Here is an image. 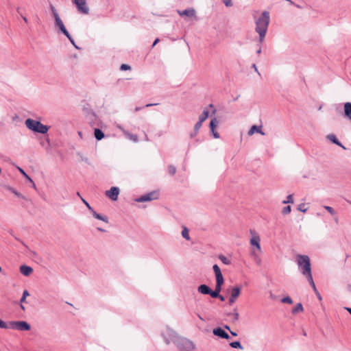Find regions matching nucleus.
Wrapping results in <instances>:
<instances>
[{"label":"nucleus","mask_w":351,"mask_h":351,"mask_svg":"<svg viewBox=\"0 0 351 351\" xmlns=\"http://www.w3.org/2000/svg\"><path fill=\"white\" fill-rule=\"evenodd\" d=\"M167 344L173 342L176 344L178 351H194L195 345L194 343L186 338H178L173 331H169V337H165Z\"/></svg>","instance_id":"f257e3e1"},{"label":"nucleus","mask_w":351,"mask_h":351,"mask_svg":"<svg viewBox=\"0 0 351 351\" xmlns=\"http://www.w3.org/2000/svg\"><path fill=\"white\" fill-rule=\"evenodd\" d=\"M269 12L267 11H264L255 21V30L259 35V40L261 43L263 41L265 34L267 33V28L269 24Z\"/></svg>","instance_id":"f03ea898"},{"label":"nucleus","mask_w":351,"mask_h":351,"mask_svg":"<svg viewBox=\"0 0 351 351\" xmlns=\"http://www.w3.org/2000/svg\"><path fill=\"white\" fill-rule=\"evenodd\" d=\"M296 261L300 271L305 278L312 274L311 261L307 255H298L296 256Z\"/></svg>","instance_id":"7ed1b4c3"},{"label":"nucleus","mask_w":351,"mask_h":351,"mask_svg":"<svg viewBox=\"0 0 351 351\" xmlns=\"http://www.w3.org/2000/svg\"><path fill=\"white\" fill-rule=\"evenodd\" d=\"M25 126L30 130L45 134L49 130V127L41 123L40 121L32 119H27L25 122Z\"/></svg>","instance_id":"20e7f679"},{"label":"nucleus","mask_w":351,"mask_h":351,"mask_svg":"<svg viewBox=\"0 0 351 351\" xmlns=\"http://www.w3.org/2000/svg\"><path fill=\"white\" fill-rule=\"evenodd\" d=\"M11 329L19 331H27L31 329V326L25 321H11Z\"/></svg>","instance_id":"39448f33"},{"label":"nucleus","mask_w":351,"mask_h":351,"mask_svg":"<svg viewBox=\"0 0 351 351\" xmlns=\"http://www.w3.org/2000/svg\"><path fill=\"white\" fill-rule=\"evenodd\" d=\"M158 198V193L157 191H152L148 193L144 194L136 199V202H149L154 199H157Z\"/></svg>","instance_id":"423d86ee"},{"label":"nucleus","mask_w":351,"mask_h":351,"mask_svg":"<svg viewBox=\"0 0 351 351\" xmlns=\"http://www.w3.org/2000/svg\"><path fill=\"white\" fill-rule=\"evenodd\" d=\"M49 8L51 12L52 16L54 19V21H55V23H54L55 27L58 29H59L61 27H63V25H64V23L62 21V19H60V17L58 13V11L55 8V7L52 4H50Z\"/></svg>","instance_id":"0eeeda50"},{"label":"nucleus","mask_w":351,"mask_h":351,"mask_svg":"<svg viewBox=\"0 0 351 351\" xmlns=\"http://www.w3.org/2000/svg\"><path fill=\"white\" fill-rule=\"evenodd\" d=\"M241 293V288L239 287H234L232 288L230 292V297L229 298V304H232L235 302L237 298L239 296Z\"/></svg>","instance_id":"6e6552de"},{"label":"nucleus","mask_w":351,"mask_h":351,"mask_svg":"<svg viewBox=\"0 0 351 351\" xmlns=\"http://www.w3.org/2000/svg\"><path fill=\"white\" fill-rule=\"evenodd\" d=\"M119 194V189L117 186L111 187L110 189L106 193V196L113 201L117 200Z\"/></svg>","instance_id":"1a4fd4ad"},{"label":"nucleus","mask_w":351,"mask_h":351,"mask_svg":"<svg viewBox=\"0 0 351 351\" xmlns=\"http://www.w3.org/2000/svg\"><path fill=\"white\" fill-rule=\"evenodd\" d=\"M117 128L122 132V133L126 136L128 139L132 141L133 142H138V136L136 134H132L130 133L128 130H125V128L121 125H117Z\"/></svg>","instance_id":"9d476101"},{"label":"nucleus","mask_w":351,"mask_h":351,"mask_svg":"<svg viewBox=\"0 0 351 351\" xmlns=\"http://www.w3.org/2000/svg\"><path fill=\"white\" fill-rule=\"evenodd\" d=\"M177 12L180 16H186L190 18H195L196 16L195 10L193 8H190L184 10H178Z\"/></svg>","instance_id":"9b49d317"},{"label":"nucleus","mask_w":351,"mask_h":351,"mask_svg":"<svg viewBox=\"0 0 351 351\" xmlns=\"http://www.w3.org/2000/svg\"><path fill=\"white\" fill-rule=\"evenodd\" d=\"M213 333L220 338L228 339L230 338L229 335L222 328H216L213 330Z\"/></svg>","instance_id":"f8f14e48"},{"label":"nucleus","mask_w":351,"mask_h":351,"mask_svg":"<svg viewBox=\"0 0 351 351\" xmlns=\"http://www.w3.org/2000/svg\"><path fill=\"white\" fill-rule=\"evenodd\" d=\"M217 124H218V121L217 120L216 118H213L210 121V124H209L210 130L211 132L213 133L214 138H219V133L215 131L216 127L217 126Z\"/></svg>","instance_id":"ddd939ff"},{"label":"nucleus","mask_w":351,"mask_h":351,"mask_svg":"<svg viewBox=\"0 0 351 351\" xmlns=\"http://www.w3.org/2000/svg\"><path fill=\"white\" fill-rule=\"evenodd\" d=\"M76 7H77L78 12L82 14H88L89 12V8H88V6L86 5V0L84 1L82 3H77Z\"/></svg>","instance_id":"4468645a"},{"label":"nucleus","mask_w":351,"mask_h":351,"mask_svg":"<svg viewBox=\"0 0 351 351\" xmlns=\"http://www.w3.org/2000/svg\"><path fill=\"white\" fill-rule=\"evenodd\" d=\"M20 272L25 276H29L33 272V269L29 266L23 265L20 267Z\"/></svg>","instance_id":"2eb2a0df"},{"label":"nucleus","mask_w":351,"mask_h":351,"mask_svg":"<svg viewBox=\"0 0 351 351\" xmlns=\"http://www.w3.org/2000/svg\"><path fill=\"white\" fill-rule=\"evenodd\" d=\"M344 115L351 122V103L346 102L344 104Z\"/></svg>","instance_id":"dca6fc26"},{"label":"nucleus","mask_w":351,"mask_h":351,"mask_svg":"<svg viewBox=\"0 0 351 351\" xmlns=\"http://www.w3.org/2000/svg\"><path fill=\"white\" fill-rule=\"evenodd\" d=\"M60 30V32H61L64 36H66L67 37V38L69 40V41L76 47L77 48V47L75 45V41L73 39V38L71 37V36L70 35V34L69 33V32L67 31V29H66L65 26L63 25V27H60L58 29Z\"/></svg>","instance_id":"f3484780"},{"label":"nucleus","mask_w":351,"mask_h":351,"mask_svg":"<svg viewBox=\"0 0 351 351\" xmlns=\"http://www.w3.org/2000/svg\"><path fill=\"white\" fill-rule=\"evenodd\" d=\"M60 30V32H61L64 36H66L67 37V38L69 40V41L76 47L77 48V47L75 45V41L73 39V38L71 37V36L70 35V34L69 33V32L67 31V29H66L65 26L63 25V27H60L58 29Z\"/></svg>","instance_id":"a211bd4d"},{"label":"nucleus","mask_w":351,"mask_h":351,"mask_svg":"<svg viewBox=\"0 0 351 351\" xmlns=\"http://www.w3.org/2000/svg\"><path fill=\"white\" fill-rule=\"evenodd\" d=\"M197 291L202 294L209 295L210 288L206 285H201L198 287Z\"/></svg>","instance_id":"6ab92c4d"},{"label":"nucleus","mask_w":351,"mask_h":351,"mask_svg":"<svg viewBox=\"0 0 351 351\" xmlns=\"http://www.w3.org/2000/svg\"><path fill=\"white\" fill-rule=\"evenodd\" d=\"M327 138L330 140L333 143L341 147L343 149H346V147L339 141L337 136L335 134H328L327 136Z\"/></svg>","instance_id":"aec40b11"},{"label":"nucleus","mask_w":351,"mask_h":351,"mask_svg":"<svg viewBox=\"0 0 351 351\" xmlns=\"http://www.w3.org/2000/svg\"><path fill=\"white\" fill-rule=\"evenodd\" d=\"M91 213H92L93 216L95 218H96V219H97L99 220L103 221H104L106 223L108 222V217L106 216L102 215L101 214H99L96 211H95L94 210H93L91 211Z\"/></svg>","instance_id":"412c9836"},{"label":"nucleus","mask_w":351,"mask_h":351,"mask_svg":"<svg viewBox=\"0 0 351 351\" xmlns=\"http://www.w3.org/2000/svg\"><path fill=\"white\" fill-rule=\"evenodd\" d=\"M250 244L256 246L258 250H261L260 237L258 235L253 237L250 239Z\"/></svg>","instance_id":"4be33fe9"},{"label":"nucleus","mask_w":351,"mask_h":351,"mask_svg":"<svg viewBox=\"0 0 351 351\" xmlns=\"http://www.w3.org/2000/svg\"><path fill=\"white\" fill-rule=\"evenodd\" d=\"M260 133L262 135H264L265 133L261 130V127H258L257 125H253L251 127L250 130L248 131V135H252L254 132Z\"/></svg>","instance_id":"5701e85b"},{"label":"nucleus","mask_w":351,"mask_h":351,"mask_svg":"<svg viewBox=\"0 0 351 351\" xmlns=\"http://www.w3.org/2000/svg\"><path fill=\"white\" fill-rule=\"evenodd\" d=\"M5 189L8 191H10V192H12V193H14L16 196L20 197V198H22L23 199H27L26 197L23 195L21 193H20L19 192H18L17 191H16L14 188H12V186H5Z\"/></svg>","instance_id":"b1692460"},{"label":"nucleus","mask_w":351,"mask_h":351,"mask_svg":"<svg viewBox=\"0 0 351 351\" xmlns=\"http://www.w3.org/2000/svg\"><path fill=\"white\" fill-rule=\"evenodd\" d=\"M94 135L97 140L100 141L104 137V133L98 128L95 129Z\"/></svg>","instance_id":"393cba45"},{"label":"nucleus","mask_w":351,"mask_h":351,"mask_svg":"<svg viewBox=\"0 0 351 351\" xmlns=\"http://www.w3.org/2000/svg\"><path fill=\"white\" fill-rule=\"evenodd\" d=\"M208 115H209V111L207 108H205L203 110L202 113L199 117V121H201L203 123L208 117Z\"/></svg>","instance_id":"a878e982"},{"label":"nucleus","mask_w":351,"mask_h":351,"mask_svg":"<svg viewBox=\"0 0 351 351\" xmlns=\"http://www.w3.org/2000/svg\"><path fill=\"white\" fill-rule=\"evenodd\" d=\"M304 310L302 304L301 303H298L296 306L292 309V313L295 314L299 312H302Z\"/></svg>","instance_id":"bb28decb"},{"label":"nucleus","mask_w":351,"mask_h":351,"mask_svg":"<svg viewBox=\"0 0 351 351\" xmlns=\"http://www.w3.org/2000/svg\"><path fill=\"white\" fill-rule=\"evenodd\" d=\"M11 322H5L2 319H0V328L3 329H11Z\"/></svg>","instance_id":"cd10ccee"},{"label":"nucleus","mask_w":351,"mask_h":351,"mask_svg":"<svg viewBox=\"0 0 351 351\" xmlns=\"http://www.w3.org/2000/svg\"><path fill=\"white\" fill-rule=\"evenodd\" d=\"M306 278L308 281V282L311 285V286L312 287L313 291L315 292H317V288L315 287V282L313 281V278L312 274L308 276H307Z\"/></svg>","instance_id":"c85d7f7f"},{"label":"nucleus","mask_w":351,"mask_h":351,"mask_svg":"<svg viewBox=\"0 0 351 351\" xmlns=\"http://www.w3.org/2000/svg\"><path fill=\"white\" fill-rule=\"evenodd\" d=\"M182 236L186 240H187V241L190 240L189 231L188 228H186V227H184L183 229H182Z\"/></svg>","instance_id":"c756f323"},{"label":"nucleus","mask_w":351,"mask_h":351,"mask_svg":"<svg viewBox=\"0 0 351 351\" xmlns=\"http://www.w3.org/2000/svg\"><path fill=\"white\" fill-rule=\"evenodd\" d=\"M230 346L233 348H238L240 350H243V347L241 346V343L238 341H233L230 343Z\"/></svg>","instance_id":"7c9ffc66"},{"label":"nucleus","mask_w":351,"mask_h":351,"mask_svg":"<svg viewBox=\"0 0 351 351\" xmlns=\"http://www.w3.org/2000/svg\"><path fill=\"white\" fill-rule=\"evenodd\" d=\"M219 258L224 265H228L230 264V261L223 255H219Z\"/></svg>","instance_id":"2f4dec72"},{"label":"nucleus","mask_w":351,"mask_h":351,"mask_svg":"<svg viewBox=\"0 0 351 351\" xmlns=\"http://www.w3.org/2000/svg\"><path fill=\"white\" fill-rule=\"evenodd\" d=\"M19 171L22 173V175L30 182H33L32 179L25 172V171L21 167L18 168Z\"/></svg>","instance_id":"473e14b6"},{"label":"nucleus","mask_w":351,"mask_h":351,"mask_svg":"<svg viewBox=\"0 0 351 351\" xmlns=\"http://www.w3.org/2000/svg\"><path fill=\"white\" fill-rule=\"evenodd\" d=\"M216 282L223 283L224 280L221 273L215 274Z\"/></svg>","instance_id":"72a5a7b5"},{"label":"nucleus","mask_w":351,"mask_h":351,"mask_svg":"<svg viewBox=\"0 0 351 351\" xmlns=\"http://www.w3.org/2000/svg\"><path fill=\"white\" fill-rule=\"evenodd\" d=\"M291 211V207L290 206H285L282 210V215H288Z\"/></svg>","instance_id":"f704fd0d"},{"label":"nucleus","mask_w":351,"mask_h":351,"mask_svg":"<svg viewBox=\"0 0 351 351\" xmlns=\"http://www.w3.org/2000/svg\"><path fill=\"white\" fill-rule=\"evenodd\" d=\"M168 172L170 175L173 176L176 172V168L173 165H169L168 167Z\"/></svg>","instance_id":"c9c22d12"},{"label":"nucleus","mask_w":351,"mask_h":351,"mask_svg":"<svg viewBox=\"0 0 351 351\" xmlns=\"http://www.w3.org/2000/svg\"><path fill=\"white\" fill-rule=\"evenodd\" d=\"M289 203H291V204L293 203V195H289L287 197V199L282 201V204H289Z\"/></svg>","instance_id":"e433bc0d"},{"label":"nucleus","mask_w":351,"mask_h":351,"mask_svg":"<svg viewBox=\"0 0 351 351\" xmlns=\"http://www.w3.org/2000/svg\"><path fill=\"white\" fill-rule=\"evenodd\" d=\"M209 295L213 298H217L218 296H219V292L214 290L213 291L211 289H210V293H209Z\"/></svg>","instance_id":"4c0bfd02"},{"label":"nucleus","mask_w":351,"mask_h":351,"mask_svg":"<svg viewBox=\"0 0 351 351\" xmlns=\"http://www.w3.org/2000/svg\"><path fill=\"white\" fill-rule=\"evenodd\" d=\"M324 209H326L330 215H334L336 214L335 210L330 207V206H324Z\"/></svg>","instance_id":"58836bf2"},{"label":"nucleus","mask_w":351,"mask_h":351,"mask_svg":"<svg viewBox=\"0 0 351 351\" xmlns=\"http://www.w3.org/2000/svg\"><path fill=\"white\" fill-rule=\"evenodd\" d=\"M281 302L282 303H287V304H292L293 303L292 299L290 297H289V296L283 298L281 300Z\"/></svg>","instance_id":"ea45409f"},{"label":"nucleus","mask_w":351,"mask_h":351,"mask_svg":"<svg viewBox=\"0 0 351 351\" xmlns=\"http://www.w3.org/2000/svg\"><path fill=\"white\" fill-rule=\"evenodd\" d=\"M202 122L201 121H197L195 126H194V130L195 131V132H198L199 130L200 129V128L202 127Z\"/></svg>","instance_id":"a19ab883"},{"label":"nucleus","mask_w":351,"mask_h":351,"mask_svg":"<svg viewBox=\"0 0 351 351\" xmlns=\"http://www.w3.org/2000/svg\"><path fill=\"white\" fill-rule=\"evenodd\" d=\"M213 271L215 272V274H220L221 273L220 268L217 265H214L213 267Z\"/></svg>","instance_id":"79ce46f5"},{"label":"nucleus","mask_w":351,"mask_h":351,"mask_svg":"<svg viewBox=\"0 0 351 351\" xmlns=\"http://www.w3.org/2000/svg\"><path fill=\"white\" fill-rule=\"evenodd\" d=\"M252 255L254 256V261L258 265L261 264V258L255 254L254 252L252 253Z\"/></svg>","instance_id":"37998d69"},{"label":"nucleus","mask_w":351,"mask_h":351,"mask_svg":"<svg viewBox=\"0 0 351 351\" xmlns=\"http://www.w3.org/2000/svg\"><path fill=\"white\" fill-rule=\"evenodd\" d=\"M120 69L122 70V71L130 70V66H129L128 64H122L121 65Z\"/></svg>","instance_id":"c03bdc74"},{"label":"nucleus","mask_w":351,"mask_h":351,"mask_svg":"<svg viewBox=\"0 0 351 351\" xmlns=\"http://www.w3.org/2000/svg\"><path fill=\"white\" fill-rule=\"evenodd\" d=\"M223 284V283L216 282L215 290L220 293V291L221 290V286Z\"/></svg>","instance_id":"a18cd8bd"},{"label":"nucleus","mask_w":351,"mask_h":351,"mask_svg":"<svg viewBox=\"0 0 351 351\" xmlns=\"http://www.w3.org/2000/svg\"><path fill=\"white\" fill-rule=\"evenodd\" d=\"M82 201L83 203L86 206V207L88 208V210L91 212L93 208L90 206V204L82 197H81Z\"/></svg>","instance_id":"49530a36"},{"label":"nucleus","mask_w":351,"mask_h":351,"mask_svg":"<svg viewBox=\"0 0 351 351\" xmlns=\"http://www.w3.org/2000/svg\"><path fill=\"white\" fill-rule=\"evenodd\" d=\"M40 144L43 147L49 146V140L48 138L45 139V141H41Z\"/></svg>","instance_id":"de8ad7c7"},{"label":"nucleus","mask_w":351,"mask_h":351,"mask_svg":"<svg viewBox=\"0 0 351 351\" xmlns=\"http://www.w3.org/2000/svg\"><path fill=\"white\" fill-rule=\"evenodd\" d=\"M223 3L227 7H230L232 5V0H223Z\"/></svg>","instance_id":"09e8293b"},{"label":"nucleus","mask_w":351,"mask_h":351,"mask_svg":"<svg viewBox=\"0 0 351 351\" xmlns=\"http://www.w3.org/2000/svg\"><path fill=\"white\" fill-rule=\"evenodd\" d=\"M232 315L234 317V320H238L239 319V315L238 312L237 311V310L234 311V312L232 313Z\"/></svg>","instance_id":"8fccbe9b"},{"label":"nucleus","mask_w":351,"mask_h":351,"mask_svg":"<svg viewBox=\"0 0 351 351\" xmlns=\"http://www.w3.org/2000/svg\"><path fill=\"white\" fill-rule=\"evenodd\" d=\"M29 295V293L28 291L27 290H24L23 292L22 297H24V298H26Z\"/></svg>","instance_id":"3c124183"},{"label":"nucleus","mask_w":351,"mask_h":351,"mask_svg":"<svg viewBox=\"0 0 351 351\" xmlns=\"http://www.w3.org/2000/svg\"><path fill=\"white\" fill-rule=\"evenodd\" d=\"M198 132H195V131L194 130L193 132H191L190 134V137L191 138H193L195 137L197 134Z\"/></svg>","instance_id":"603ef678"},{"label":"nucleus","mask_w":351,"mask_h":351,"mask_svg":"<svg viewBox=\"0 0 351 351\" xmlns=\"http://www.w3.org/2000/svg\"><path fill=\"white\" fill-rule=\"evenodd\" d=\"M156 105H158V104H146L145 107L147 108V107L156 106Z\"/></svg>","instance_id":"864d4df0"},{"label":"nucleus","mask_w":351,"mask_h":351,"mask_svg":"<svg viewBox=\"0 0 351 351\" xmlns=\"http://www.w3.org/2000/svg\"><path fill=\"white\" fill-rule=\"evenodd\" d=\"M158 42H159V38H156V39L154 40V42L153 45H152V47H154V46H155V45H156Z\"/></svg>","instance_id":"5fc2aeb1"},{"label":"nucleus","mask_w":351,"mask_h":351,"mask_svg":"<svg viewBox=\"0 0 351 351\" xmlns=\"http://www.w3.org/2000/svg\"><path fill=\"white\" fill-rule=\"evenodd\" d=\"M217 298H219L221 301H224L225 300V298L223 295H220V294H219V296H218Z\"/></svg>","instance_id":"6e6d98bb"},{"label":"nucleus","mask_w":351,"mask_h":351,"mask_svg":"<svg viewBox=\"0 0 351 351\" xmlns=\"http://www.w3.org/2000/svg\"><path fill=\"white\" fill-rule=\"evenodd\" d=\"M21 17L23 19V20L27 23L28 22V20L27 19L26 16H23V15H21Z\"/></svg>","instance_id":"4d7b16f0"},{"label":"nucleus","mask_w":351,"mask_h":351,"mask_svg":"<svg viewBox=\"0 0 351 351\" xmlns=\"http://www.w3.org/2000/svg\"><path fill=\"white\" fill-rule=\"evenodd\" d=\"M316 295H317V298L319 300H322V296L320 295V293L317 291V292H315Z\"/></svg>","instance_id":"13d9d810"},{"label":"nucleus","mask_w":351,"mask_h":351,"mask_svg":"<svg viewBox=\"0 0 351 351\" xmlns=\"http://www.w3.org/2000/svg\"><path fill=\"white\" fill-rule=\"evenodd\" d=\"M344 308L351 315V308L345 307Z\"/></svg>","instance_id":"bf43d9fd"},{"label":"nucleus","mask_w":351,"mask_h":351,"mask_svg":"<svg viewBox=\"0 0 351 351\" xmlns=\"http://www.w3.org/2000/svg\"><path fill=\"white\" fill-rule=\"evenodd\" d=\"M25 300H26V298H25L22 297V298H21L20 302H21V303L25 302Z\"/></svg>","instance_id":"052dcab7"},{"label":"nucleus","mask_w":351,"mask_h":351,"mask_svg":"<svg viewBox=\"0 0 351 351\" xmlns=\"http://www.w3.org/2000/svg\"><path fill=\"white\" fill-rule=\"evenodd\" d=\"M143 107H136L135 109H134V111L135 112H137L138 110H141V109H143Z\"/></svg>","instance_id":"680f3d73"},{"label":"nucleus","mask_w":351,"mask_h":351,"mask_svg":"<svg viewBox=\"0 0 351 351\" xmlns=\"http://www.w3.org/2000/svg\"><path fill=\"white\" fill-rule=\"evenodd\" d=\"M230 333H231V335H232V336H234V337L237 336V333H236V332H234L232 331L231 330H230Z\"/></svg>","instance_id":"e2e57ef3"},{"label":"nucleus","mask_w":351,"mask_h":351,"mask_svg":"<svg viewBox=\"0 0 351 351\" xmlns=\"http://www.w3.org/2000/svg\"><path fill=\"white\" fill-rule=\"evenodd\" d=\"M252 66L253 69H254L256 71H258L257 67L255 64H253Z\"/></svg>","instance_id":"0e129e2a"},{"label":"nucleus","mask_w":351,"mask_h":351,"mask_svg":"<svg viewBox=\"0 0 351 351\" xmlns=\"http://www.w3.org/2000/svg\"><path fill=\"white\" fill-rule=\"evenodd\" d=\"M261 53V47H259L258 49L256 51L257 54H260Z\"/></svg>","instance_id":"69168bd1"},{"label":"nucleus","mask_w":351,"mask_h":351,"mask_svg":"<svg viewBox=\"0 0 351 351\" xmlns=\"http://www.w3.org/2000/svg\"><path fill=\"white\" fill-rule=\"evenodd\" d=\"M16 11H17V12H18L21 16V15H23V14L21 13L20 8H17Z\"/></svg>","instance_id":"338daca9"},{"label":"nucleus","mask_w":351,"mask_h":351,"mask_svg":"<svg viewBox=\"0 0 351 351\" xmlns=\"http://www.w3.org/2000/svg\"><path fill=\"white\" fill-rule=\"evenodd\" d=\"M20 306L22 310L25 311V306L23 305V303H21Z\"/></svg>","instance_id":"774afa93"}]
</instances>
